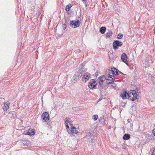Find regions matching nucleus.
Instances as JSON below:
<instances>
[{
    "mask_svg": "<svg viewBox=\"0 0 155 155\" xmlns=\"http://www.w3.org/2000/svg\"><path fill=\"white\" fill-rule=\"evenodd\" d=\"M122 45L123 42L118 40H115L113 43V48L115 50L118 49L119 47L122 46Z\"/></svg>",
    "mask_w": 155,
    "mask_h": 155,
    "instance_id": "nucleus-1",
    "label": "nucleus"
},
{
    "mask_svg": "<svg viewBox=\"0 0 155 155\" xmlns=\"http://www.w3.org/2000/svg\"><path fill=\"white\" fill-rule=\"evenodd\" d=\"M80 21L78 20H77L76 21H70V25L72 27L75 28L79 26L80 24Z\"/></svg>",
    "mask_w": 155,
    "mask_h": 155,
    "instance_id": "nucleus-2",
    "label": "nucleus"
},
{
    "mask_svg": "<svg viewBox=\"0 0 155 155\" xmlns=\"http://www.w3.org/2000/svg\"><path fill=\"white\" fill-rule=\"evenodd\" d=\"M116 70V68L113 67L110 68V69H108L106 72L108 73V76L110 77H114V75L115 74V71Z\"/></svg>",
    "mask_w": 155,
    "mask_h": 155,
    "instance_id": "nucleus-3",
    "label": "nucleus"
},
{
    "mask_svg": "<svg viewBox=\"0 0 155 155\" xmlns=\"http://www.w3.org/2000/svg\"><path fill=\"white\" fill-rule=\"evenodd\" d=\"M91 76L89 73H84L83 77H82V81L84 82H86L91 78Z\"/></svg>",
    "mask_w": 155,
    "mask_h": 155,
    "instance_id": "nucleus-4",
    "label": "nucleus"
},
{
    "mask_svg": "<svg viewBox=\"0 0 155 155\" xmlns=\"http://www.w3.org/2000/svg\"><path fill=\"white\" fill-rule=\"evenodd\" d=\"M97 85V83L94 79H92L90 81V82L88 84V86L90 89H93Z\"/></svg>",
    "mask_w": 155,
    "mask_h": 155,
    "instance_id": "nucleus-5",
    "label": "nucleus"
},
{
    "mask_svg": "<svg viewBox=\"0 0 155 155\" xmlns=\"http://www.w3.org/2000/svg\"><path fill=\"white\" fill-rule=\"evenodd\" d=\"M41 118L44 122H47L49 120V114L47 112L43 113L41 115Z\"/></svg>",
    "mask_w": 155,
    "mask_h": 155,
    "instance_id": "nucleus-6",
    "label": "nucleus"
},
{
    "mask_svg": "<svg viewBox=\"0 0 155 155\" xmlns=\"http://www.w3.org/2000/svg\"><path fill=\"white\" fill-rule=\"evenodd\" d=\"M103 76H101L98 79V80L99 81V84L100 86V87H99V89L101 91L104 87V85H103L104 81Z\"/></svg>",
    "mask_w": 155,
    "mask_h": 155,
    "instance_id": "nucleus-7",
    "label": "nucleus"
},
{
    "mask_svg": "<svg viewBox=\"0 0 155 155\" xmlns=\"http://www.w3.org/2000/svg\"><path fill=\"white\" fill-rule=\"evenodd\" d=\"M68 133L71 134H76L78 133V131L76 129V128L74 127L71 126V128L69 130H68Z\"/></svg>",
    "mask_w": 155,
    "mask_h": 155,
    "instance_id": "nucleus-8",
    "label": "nucleus"
},
{
    "mask_svg": "<svg viewBox=\"0 0 155 155\" xmlns=\"http://www.w3.org/2000/svg\"><path fill=\"white\" fill-rule=\"evenodd\" d=\"M127 54L125 53L122 54L121 56V59L122 61L126 64L127 65H128V62L127 61Z\"/></svg>",
    "mask_w": 155,
    "mask_h": 155,
    "instance_id": "nucleus-9",
    "label": "nucleus"
},
{
    "mask_svg": "<svg viewBox=\"0 0 155 155\" xmlns=\"http://www.w3.org/2000/svg\"><path fill=\"white\" fill-rule=\"evenodd\" d=\"M105 79L107 80L106 81L107 84H111L114 82L113 78L110 77L108 76V78L106 77L105 78Z\"/></svg>",
    "mask_w": 155,
    "mask_h": 155,
    "instance_id": "nucleus-10",
    "label": "nucleus"
},
{
    "mask_svg": "<svg viewBox=\"0 0 155 155\" xmlns=\"http://www.w3.org/2000/svg\"><path fill=\"white\" fill-rule=\"evenodd\" d=\"M35 134L34 130L33 129H29L28 131L25 133V135H28L30 136L34 135Z\"/></svg>",
    "mask_w": 155,
    "mask_h": 155,
    "instance_id": "nucleus-11",
    "label": "nucleus"
},
{
    "mask_svg": "<svg viewBox=\"0 0 155 155\" xmlns=\"http://www.w3.org/2000/svg\"><path fill=\"white\" fill-rule=\"evenodd\" d=\"M10 104L9 101H7L6 104H4V106L2 107L4 111L7 110L9 107Z\"/></svg>",
    "mask_w": 155,
    "mask_h": 155,
    "instance_id": "nucleus-12",
    "label": "nucleus"
},
{
    "mask_svg": "<svg viewBox=\"0 0 155 155\" xmlns=\"http://www.w3.org/2000/svg\"><path fill=\"white\" fill-rule=\"evenodd\" d=\"M128 94L131 95V96H136L137 97V95L136 91L135 90H132L130 91Z\"/></svg>",
    "mask_w": 155,
    "mask_h": 155,
    "instance_id": "nucleus-13",
    "label": "nucleus"
},
{
    "mask_svg": "<svg viewBox=\"0 0 155 155\" xmlns=\"http://www.w3.org/2000/svg\"><path fill=\"white\" fill-rule=\"evenodd\" d=\"M22 143L24 145H26L28 146H30L31 145V143L28 140H24L22 141Z\"/></svg>",
    "mask_w": 155,
    "mask_h": 155,
    "instance_id": "nucleus-14",
    "label": "nucleus"
},
{
    "mask_svg": "<svg viewBox=\"0 0 155 155\" xmlns=\"http://www.w3.org/2000/svg\"><path fill=\"white\" fill-rule=\"evenodd\" d=\"M85 63H83L81 65L79 68L82 71H83L84 72L87 70V69L85 68Z\"/></svg>",
    "mask_w": 155,
    "mask_h": 155,
    "instance_id": "nucleus-15",
    "label": "nucleus"
},
{
    "mask_svg": "<svg viewBox=\"0 0 155 155\" xmlns=\"http://www.w3.org/2000/svg\"><path fill=\"white\" fill-rule=\"evenodd\" d=\"M128 94L127 93V92L125 91L123 93H122L120 94V96L123 99H124L126 98L127 96V95L128 96Z\"/></svg>",
    "mask_w": 155,
    "mask_h": 155,
    "instance_id": "nucleus-16",
    "label": "nucleus"
},
{
    "mask_svg": "<svg viewBox=\"0 0 155 155\" xmlns=\"http://www.w3.org/2000/svg\"><path fill=\"white\" fill-rule=\"evenodd\" d=\"M77 76L76 74H74L71 80V83L72 84H74L77 81Z\"/></svg>",
    "mask_w": 155,
    "mask_h": 155,
    "instance_id": "nucleus-17",
    "label": "nucleus"
},
{
    "mask_svg": "<svg viewBox=\"0 0 155 155\" xmlns=\"http://www.w3.org/2000/svg\"><path fill=\"white\" fill-rule=\"evenodd\" d=\"M128 99L132 101H134L137 99V97L136 96H131V95L128 94Z\"/></svg>",
    "mask_w": 155,
    "mask_h": 155,
    "instance_id": "nucleus-18",
    "label": "nucleus"
},
{
    "mask_svg": "<svg viewBox=\"0 0 155 155\" xmlns=\"http://www.w3.org/2000/svg\"><path fill=\"white\" fill-rule=\"evenodd\" d=\"M103 116L102 117H100L99 119V122L102 124H104L105 123L106 119Z\"/></svg>",
    "mask_w": 155,
    "mask_h": 155,
    "instance_id": "nucleus-19",
    "label": "nucleus"
},
{
    "mask_svg": "<svg viewBox=\"0 0 155 155\" xmlns=\"http://www.w3.org/2000/svg\"><path fill=\"white\" fill-rule=\"evenodd\" d=\"M106 28L105 27H101L99 31L102 34H104L106 31Z\"/></svg>",
    "mask_w": 155,
    "mask_h": 155,
    "instance_id": "nucleus-20",
    "label": "nucleus"
},
{
    "mask_svg": "<svg viewBox=\"0 0 155 155\" xmlns=\"http://www.w3.org/2000/svg\"><path fill=\"white\" fill-rule=\"evenodd\" d=\"M130 135L128 134H125L123 137V139L124 140H127L130 138Z\"/></svg>",
    "mask_w": 155,
    "mask_h": 155,
    "instance_id": "nucleus-21",
    "label": "nucleus"
},
{
    "mask_svg": "<svg viewBox=\"0 0 155 155\" xmlns=\"http://www.w3.org/2000/svg\"><path fill=\"white\" fill-rule=\"evenodd\" d=\"M72 6L71 4H69L66 6L65 7V10L67 12H68L70 10V8Z\"/></svg>",
    "mask_w": 155,
    "mask_h": 155,
    "instance_id": "nucleus-22",
    "label": "nucleus"
},
{
    "mask_svg": "<svg viewBox=\"0 0 155 155\" xmlns=\"http://www.w3.org/2000/svg\"><path fill=\"white\" fill-rule=\"evenodd\" d=\"M113 34V32L111 31H109L107 33L106 38H109L112 36Z\"/></svg>",
    "mask_w": 155,
    "mask_h": 155,
    "instance_id": "nucleus-23",
    "label": "nucleus"
},
{
    "mask_svg": "<svg viewBox=\"0 0 155 155\" xmlns=\"http://www.w3.org/2000/svg\"><path fill=\"white\" fill-rule=\"evenodd\" d=\"M84 72L82 71L79 68L78 70V76L81 77L82 76V74H83V73Z\"/></svg>",
    "mask_w": 155,
    "mask_h": 155,
    "instance_id": "nucleus-24",
    "label": "nucleus"
},
{
    "mask_svg": "<svg viewBox=\"0 0 155 155\" xmlns=\"http://www.w3.org/2000/svg\"><path fill=\"white\" fill-rule=\"evenodd\" d=\"M98 118V116L97 114L94 115L92 117V119L94 120H97Z\"/></svg>",
    "mask_w": 155,
    "mask_h": 155,
    "instance_id": "nucleus-25",
    "label": "nucleus"
},
{
    "mask_svg": "<svg viewBox=\"0 0 155 155\" xmlns=\"http://www.w3.org/2000/svg\"><path fill=\"white\" fill-rule=\"evenodd\" d=\"M123 36V34L121 33L118 34L117 35V38L118 39H120L122 38Z\"/></svg>",
    "mask_w": 155,
    "mask_h": 155,
    "instance_id": "nucleus-26",
    "label": "nucleus"
},
{
    "mask_svg": "<svg viewBox=\"0 0 155 155\" xmlns=\"http://www.w3.org/2000/svg\"><path fill=\"white\" fill-rule=\"evenodd\" d=\"M120 71H119L118 69H116V70H115V74H114V75H115V76H116V75L119 74H120Z\"/></svg>",
    "mask_w": 155,
    "mask_h": 155,
    "instance_id": "nucleus-27",
    "label": "nucleus"
},
{
    "mask_svg": "<svg viewBox=\"0 0 155 155\" xmlns=\"http://www.w3.org/2000/svg\"><path fill=\"white\" fill-rule=\"evenodd\" d=\"M112 84V85H111V86L113 88H114L115 89H116L117 88V85L116 84L114 83V82Z\"/></svg>",
    "mask_w": 155,
    "mask_h": 155,
    "instance_id": "nucleus-28",
    "label": "nucleus"
},
{
    "mask_svg": "<svg viewBox=\"0 0 155 155\" xmlns=\"http://www.w3.org/2000/svg\"><path fill=\"white\" fill-rule=\"evenodd\" d=\"M62 27L63 29L64 30H65L66 28L67 25L65 24H62Z\"/></svg>",
    "mask_w": 155,
    "mask_h": 155,
    "instance_id": "nucleus-29",
    "label": "nucleus"
},
{
    "mask_svg": "<svg viewBox=\"0 0 155 155\" xmlns=\"http://www.w3.org/2000/svg\"><path fill=\"white\" fill-rule=\"evenodd\" d=\"M127 122L128 123H130V126H132V123H131V122H132L133 123V122L130 119H128L127 120Z\"/></svg>",
    "mask_w": 155,
    "mask_h": 155,
    "instance_id": "nucleus-30",
    "label": "nucleus"
},
{
    "mask_svg": "<svg viewBox=\"0 0 155 155\" xmlns=\"http://www.w3.org/2000/svg\"><path fill=\"white\" fill-rule=\"evenodd\" d=\"M69 123V121L68 120H67L65 121L64 123V124L65 125H68V124Z\"/></svg>",
    "mask_w": 155,
    "mask_h": 155,
    "instance_id": "nucleus-31",
    "label": "nucleus"
},
{
    "mask_svg": "<svg viewBox=\"0 0 155 155\" xmlns=\"http://www.w3.org/2000/svg\"><path fill=\"white\" fill-rule=\"evenodd\" d=\"M81 0L84 3V4H86V3H87V0Z\"/></svg>",
    "mask_w": 155,
    "mask_h": 155,
    "instance_id": "nucleus-32",
    "label": "nucleus"
},
{
    "mask_svg": "<svg viewBox=\"0 0 155 155\" xmlns=\"http://www.w3.org/2000/svg\"><path fill=\"white\" fill-rule=\"evenodd\" d=\"M152 155H155V148L154 149Z\"/></svg>",
    "mask_w": 155,
    "mask_h": 155,
    "instance_id": "nucleus-33",
    "label": "nucleus"
},
{
    "mask_svg": "<svg viewBox=\"0 0 155 155\" xmlns=\"http://www.w3.org/2000/svg\"><path fill=\"white\" fill-rule=\"evenodd\" d=\"M66 127V129L68 131V130H69V126L68 125H65Z\"/></svg>",
    "mask_w": 155,
    "mask_h": 155,
    "instance_id": "nucleus-34",
    "label": "nucleus"
},
{
    "mask_svg": "<svg viewBox=\"0 0 155 155\" xmlns=\"http://www.w3.org/2000/svg\"><path fill=\"white\" fill-rule=\"evenodd\" d=\"M87 134V136H89V137H91V134L90 133H88Z\"/></svg>",
    "mask_w": 155,
    "mask_h": 155,
    "instance_id": "nucleus-35",
    "label": "nucleus"
},
{
    "mask_svg": "<svg viewBox=\"0 0 155 155\" xmlns=\"http://www.w3.org/2000/svg\"><path fill=\"white\" fill-rule=\"evenodd\" d=\"M76 51L78 53H79L81 51L79 49H78L77 50H76Z\"/></svg>",
    "mask_w": 155,
    "mask_h": 155,
    "instance_id": "nucleus-36",
    "label": "nucleus"
},
{
    "mask_svg": "<svg viewBox=\"0 0 155 155\" xmlns=\"http://www.w3.org/2000/svg\"><path fill=\"white\" fill-rule=\"evenodd\" d=\"M153 133L154 135L155 136V129H154L153 130Z\"/></svg>",
    "mask_w": 155,
    "mask_h": 155,
    "instance_id": "nucleus-37",
    "label": "nucleus"
},
{
    "mask_svg": "<svg viewBox=\"0 0 155 155\" xmlns=\"http://www.w3.org/2000/svg\"><path fill=\"white\" fill-rule=\"evenodd\" d=\"M120 74H121L123 75H126V74H123V73L121 72V71H120Z\"/></svg>",
    "mask_w": 155,
    "mask_h": 155,
    "instance_id": "nucleus-38",
    "label": "nucleus"
},
{
    "mask_svg": "<svg viewBox=\"0 0 155 155\" xmlns=\"http://www.w3.org/2000/svg\"><path fill=\"white\" fill-rule=\"evenodd\" d=\"M91 142H93L94 141V139H93L92 138H91Z\"/></svg>",
    "mask_w": 155,
    "mask_h": 155,
    "instance_id": "nucleus-39",
    "label": "nucleus"
},
{
    "mask_svg": "<svg viewBox=\"0 0 155 155\" xmlns=\"http://www.w3.org/2000/svg\"><path fill=\"white\" fill-rule=\"evenodd\" d=\"M38 51H36V55H38Z\"/></svg>",
    "mask_w": 155,
    "mask_h": 155,
    "instance_id": "nucleus-40",
    "label": "nucleus"
},
{
    "mask_svg": "<svg viewBox=\"0 0 155 155\" xmlns=\"http://www.w3.org/2000/svg\"><path fill=\"white\" fill-rule=\"evenodd\" d=\"M38 58V55H36V58L37 59Z\"/></svg>",
    "mask_w": 155,
    "mask_h": 155,
    "instance_id": "nucleus-41",
    "label": "nucleus"
},
{
    "mask_svg": "<svg viewBox=\"0 0 155 155\" xmlns=\"http://www.w3.org/2000/svg\"><path fill=\"white\" fill-rule=\"evenodd\" d=\"M102 100V99H101V98H100L99 100V101H100L101 100Z\"/></svg>",
    "mask_w": 155,
    "mask_h": 155,
    "instance_id": "nucleus-42",
    "label": "nucleus"
},
{
    "mask_svg": "<svg viewBox=\"0 0 155 155\" xmlns=\"http://www.w3.org/2000/svg\"><path fill=\"white\" fill-rule=\"evenodd\" d=\"M85 6H86H86H87V4H85Z\"/></svg>",
    "mask_w": 155,
    "mask_h": 155,
    "instance_id": "nucleus-43",
    "label": "nucleus"
}]
</instances>
